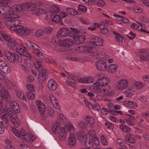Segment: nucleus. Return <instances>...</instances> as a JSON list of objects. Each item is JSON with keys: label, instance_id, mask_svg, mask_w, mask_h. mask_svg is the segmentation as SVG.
Segmentation results:
<instances>
[{"label": "nucleus", "instance_id": "412c9836", "mask_svg": "<svg viewBox=\"0 0 149 149\" xmlns=\"http://www.w3.org/2000/svg\"><path fill=\"white\" fill-rule=\"evenodd\" d=\"M85 144L87 148H90L93 145L92 137L86 138L85 141Z\"/></svg>", "mask_w": 149, "mask_h": 149}, {"label": "nucleus", "instance_id": "69168bd1", "mask_svg": "<svg viewBox=\"0 0 149 149\" xmlns=\"http://www.w3.org/2000/svg\"><path fill=\"white\" fill-rule=\"evenodd\" d=\"M105 125L109 129H113L114 127L113 125L111 123L106 122L105 123Z\"/></svg>", "mask_w": 149, "mask_h": 149}, {"label": "nucleus", "instance_id": "cd10ccee", "mask_svg": "<svg viewBox=\"0 0 149 149\" xmlns=\"http://www.w3.org/2000/svg\"><path fill=\"white\" fill-rule=\"evenodd\" d=\"M23 8V6L21 5H18L13 6L12 10L13 12H18L20 11Z\"/></svg>", "mask_w": 149, "mask_h": 149}, {"label": "nucleus", "instance_id": "4be33fe9", "mask_svg": "<svg viewBox=\"0 0 149 149\" xmlns=\"http://www.w3.org/2000/svg\"><path fill=\"white\" fill-rule=\"evenodd\" d=\"M24 7L25 8L30 10H33L35 9L36 5L35 4L33 3H27L24 5Z\"/></svg>", "mask_w": 149, "mask_h": 149}, {"label": "nucleus", "instance_id": "423d86ee", "mask_svg": "<svg viewBox=\"0 0 149 149\" xmlns=\"http://www.w3.org/2000/svg\"><path fill=\"white\" fill-rule=\"evenodd\" d=\"M7 113L11 117L10 119L11 121L16 127H18L19 123L17 121L18 116L17 114L14 112H13V110L10 108L7 109Z\"/></svg>", "mask_w": 149, "mask_h": 149}, {"label": "nucleus", "instance_id": "1a4fd4ad", "mask_svg": "<svg viewBox=\"0 0 149 149\" xmlns=\"http://www.w3.org/2000/svg\"><path fill=\"white\" fill-rule=\"evenodd\" d=\"M128 84V81L126 80H121L117 83L116 88L120 91L124 90L127 86Z\"/></svg>", "mask_w": 149, "mask_h": 149}, {"label": "nucleus", "instance_id": "774afa93", "mask_svg": "<svg viewBox=\"0 0 149 149\" xmlns=\"http://www.w3.org/2000/svg\"><path fill=\"white\" fill-rule=\"evenodd\" d=\"M21 55H23L26 57H29L30 58H31L32 57L29 53H28L26 51H25Z\"/></svg>", "mask_w": 149, "mask_h": 149}, {"label": "nucleus", "instance_id": "f257e3e1", "mask_svg": "<svg viewBox=\"0 0 149 149\" xmlns=\"http://www.w3.org/2000/svg\"><path fill=\"white\" fill-rule=\"evenodd\" d=\"M19 16L16 14L7 13L4 15V23L12 31H16L21 35H27L31 33V31L25 28L23 26L19 25L20 21L17 19Z\"/></svg>", "mask_w": 149, "mask_h": 149}, {"label": "nucleus", "instance_id": "4c0bfd02", "mask_svg": "<svg viewBox=\"0 0 149 149\" xmlns=\"http://www.w3.org/2000/svg\"><path fill=\"white\" fill-rule=\"evenodd\" d=\"M0 107L1 108H0V114L4 112H7V109L8 108H5V105H4L3 103L0 102Z\"/></svg>", "mask_w": 149, "mask_h": 149}, {"label": "nucleus", "instance_id": "4d7b16f0", "mask_svg": "<svg viewBox=\"0 0 149 149\" xmlns=\"http://www.w3.org/2000/svg\"><path fill=\"white\" fill-rule=\"evenodd\" d=\"M79 39V44L83 43L85 40V36H78Z\"/></svg>", "mask_w": 149, "mask_h": 149}, {"label": "nucleus", "instance_id": "c9c22d12", "mask_svg": "<svg viewBox=\"0 0 149 149\" xmlns=\"http://www.w3.org/2000/svg\"><path fill=\"white\" fill-rule=\"evenodd\" d=\"M59 133L60 134L59 135V137L60 140L62 141L64 140L66 138L67 133L63 130H62L60 133Z\"/></svg>", "mask_w": 149, "mask_h": 149}, {"label": "nucleus", "instance_id": "c03bdc74", "mask_svg": "<svg viewBox=\"0 0 149 149\" xmlns=\"http://www.w3.org/2000/svg\"><path fill=\"white\" fill-rule=\"evenodd\" d=\"M78 10L82 13L86 12L87 9L83 5L79 4L78 6Z\"/></svg>", "mask_w": 149, "mask_h": 149}, {"label": "nucleus", "instance_id": "6e6d98bb", "mask_svg": "<svg viewBox=\"0 0 149 149\" xmlns=\"http://www.w3.org/2000/svg\"><path fill=\"white\" fill-rule=\"evenodd\" d=\"M34 80V78L32 75H29L26 78V81L27 82L30 83L33 82Z\"/></svg>", "mask_w": 149, "mask_h": 149}, {"label": "nucleus", "instance_id": "393cba45", "mask_svg": "<svg viewBox=\"0 0 149 149\" xmlns=\"http://www.w3.org/2000/svg\"><path fill=\"white\" fill-rule=\"evenodd\" d=\"M49 10L51 12L54 13H59L60 12L59 8L54 5L51 6Z\"/></svg>", "mask_w": 149, "mask_h": 149}, {"label": "nucleus", "instance_id": "b1692460", "mask_svg": "<svg viewBox=\"0 0 149 149\" xmlns=\"http://www.w3.org/2000/svg\"><path fill=\"white\" fill-rule=\"evenodd\" d=\"M133 135L130 134H128L125 137V140L128 142L132 143H134L135 142V140L133 139L132 136Z\"/></svg>", "mask_w": 149, "mask_h": 149}, {"label": "nucleus", "instance_id": "5701e85b", "mask_svg": "<svg viewBox=\"0 0 149 149\" xmlns=\"http://www.w3.org/2000/svg\"><path fill=\"white\" fill-rule=\"evenodd\" d=\"M0 70L2 72L5 74H7L10 72V70L7 63H6Z\"/></svg>", "mask_w": 149, "mask_h": 149}, {"label": "nucleus", "instance_id": "5fc2aeb1", "mask_svg": "<svg viewBox=\"0 0 149 149\" xmlns=\"http://www.w3.org/2000/svg\"><path fill=\"white\" fill-rule=\"evenodd\" d=\"M104 23L108 24L109 25H112L113 24V22L111 21L104 19L102 20L101 24H104Z\"/></svg>", "mask_w": 149, "mask_h": 149}, {"label": "nucleus", "instance_id": "37998d69", "mask_svg": "<svg viewBox=\"0 0 149 149\" xmlns=\"http://www.w3.org/2000/svg\"><path fill=\"white\" fill-rule=\"evenodd\" d=\"M8 45L9 48L12 50H16L17 47L15 45V44L12 42H9L8 43Z\"/></svg>", "mask_w": 149, "mask_h": 149}, {"label": "nucleus", "instance_id": "a878e982", "mask_svg": "<svg viewBox=\"0 0 149 149\" xmlns=\"http://www.w3.org/2000/svg\"><path fill=\"white\" fill-rule=\"evenodd\" d=\"M113 33L115 36V38L116 41L118 42H123V37L119 33H117L115 31H113Z\"/></svg>", "mask_w": 149, "mask_h": 149}, {"label": "nucleus", "instance_id": "e433bc0d", "mask_svg": "<svg viewBox=\"0 0 149 149\" xmlns=\"http://www.w3.org/2000/svg\"><path fill=\"white\" fill-rule=\"evenodd\" d=\"M69 41L67 39H65L63 41H61L60 43L61 45L63 46V47H68L71 45V44L69 43Z\"/></svg>", "mask_w": 149, "mask_h": 149}, {"label": "nucleus", "instance_id": "39448f33", "mask_svg": "<svg viewBox=\"0 0 149 149\" xmlns=\"http://www.w3.org/2000/svg\"><path fill=\"white\" fill-rule=\"evenodd\" d=\"M10 2L9 0L0 1V15H3L9 12L10 10V7L6 5Z\"/></svg>", "mask_w": 149, "mask_h": 149}, {"label": "nucleus", "instance_id": "7c9ffc66", "mask_svg": "<svg viewBox=\"0 0 149 149\" xmlns=\"http://www.w3.org/2000/svg\"><path fill=\"white\" fill-rule=\"evenodd\" d=\"M86 121L91 125H93L95 122V119L91 116H87L86 117Z\"/></svg>", "mask_w": 149, "mask_h": 149}, {"label": "nucleus", "instance_id": "9d476101", "mask_svg": "<svg viewBox=\"0 0 149 149\" xmlns=\"http://www.w3.org/2000/svg\"><path fill=\"white\" fill-rule=\"evenodd\" d=\"M48 71L47 69L42 70L39 71L38 80L40 83H43L46 79V75L47 74Z\"/></svg>", "mask_w": 149, "mask_h": 149}, {"label": "nucleus", "instance_id": "680f3d73", "mask_svg": "<svg viewBox=\"0 0 149 149\" xmlns=\"http://www.w3.org/2000/svg\"><path fill=\"white\" fill-rule=\"evenodd\" d=\"M124 119L128 125L131 126H133L134 125L135 123H133L131 121V120L127 119L126 118H124Z\"/></svg>", "mask_w": 149, "mask_h": 149}, {"label": "nucleus", "instance_id": "79ce46f5", "mask_svg": "<svg viewBox=\"0 0 149 149\" xmlns=\"http://www.w3.org/2000/svg\"><path fill=\"white\" fill-rule=\"evenodd\" d=\"M36 104L38 107V109L39 110L41 111V108L46 107L44 103L38 100L36 102Z\"/></svg>", "mask_w": 149, "mask_h": 149}, {"label": "nucleus", "instance_id": "338daca9", "mask_svg": "<svg viewBox=\"0 0 149 149\" xmlns=\"http://www.w3.org/2000/svg\"><path fill=\"white\" fill-rule=\"evenodd\" d=\"M8 120H6L5 121L3 122V123H1L0 126L2 127L3 128L5 127H8Z\"/></svg>", "mask_w": 149, "mask_h": 149}, {"label": "nucleus", "instance_id": "603ef678", "mask_svg": "<svg viewBox=\"0 0 149 149\" xmlns=\"http://www.w3.org/2000/svg\"><path fill=\"white\" fill-rule=\"evenodd\" d=\"M11 109L13 110V112L15 111L17 113L20 112V107L18 104L15 107L12 109Z\"/></svg>", "mask_w": 149, "mask_h": 149}, {"label": "nucleus", "instance_id": "49530a36", "mask_svg": "<svg viewBox=\"0 0 149 149\" xmlns=\"http://www.w3.org/2000/svg\"><path fill=\"white\" fill-rule=\"evenodd\" d=\"M15 58H14L15 62H16L19 63H21L22 62V60L21 57L16 53H15Z\"/></svg>", "mask_w": 149, "mask_h": 149}, {"label": "nucleus", "instance_id": "3c124183", "mask_svg": "<svg viewBox=\"0 0 149 149\" xmlns=\"http://www.w3.org/2000/svg\"><path fill=\"white\" fill-rule=\"evenodd\" d=\"M83 50L86 52H92V48L90 46H85Z\"/></svg>", "mask_w": 149, "mask_h": 149}, {"label": "nucleus", "instance_id": "aec40b11", "mask_svg": "<svg viewBox=\"0 0 149 149\" xmlns=\"http://www.w3.org/2000/svg\"><path fill=\"white\" fill-rule=\"evenodd\" d=\"M63 130L67 133V132H69L70 131H73L74 129V126L71 124H68L65 125L64 127L61 128Z\"/></svg>", "mask_w": 149, "mask_h": 149}, {"label": "nucleus", "instance_id": "bf43d9fd", "mask_svg": "<svg viewBox=\"0 0 149 149\" xmlns=\"http://www.w3.org/2000/svg\"><path fill=\"white\" fill-rule=\"evenodd\" d=\"M28 90L29 91H33L34 90L33 86L31 84H27L26 85Z\"/></svg>", "mask_w": 149, "mask_h": 149}, {"label": "nucleus", "instance_id": "6ab92c4d", "mask_svg": "<svg viewBox=\"0 0 149 149\" xmlns=\"http://www.w3.org/2000/svg\"><path fill=\"white\" fill-rule=\"evenodd\" d=\"M52 21L56 23H60L61 25H63V20L61 19L60 15L55 14L52 19Z\"/></svg>", "mask_w": 149, "mask_h": 149}, {"label": "nucleus", "instance_id": "ddd939ff", "mask_svg": "<svg viewBox=\"0 0 149 149\" xmlns=\"http://www.w3.org/2000/svg\"><path fill=\"white\" fill-rule=\"evenodd\" d=\"M20 132L22 135V137H23V139L28 141H30L31 140L32 141H33L35 139L33 136L31 137L30 135H29L27 132L23 129H21Z\"/></svg>", "mask_w": 149, "mask_h": 149}, {"label": "nucleus", "instance_id": "13d9d810", "mask_svg": "<svg viewBox=\"0 0 149 149\" xmlns=\"http://www.w3.org/2000/svg\"><path fill=\"white\" fill-rule=\"evenodd\" d=\"M92 108L97 111L100 110L101 109L100 107L97 103H95L93 106H92Z\"/></svg>", "mask_w": 149, "mask_h": 149}, {"label": "nucleus", "instance_id": "2f4dec72", "mask_svg": "<svg viewBox=\"0 0 149 149\" xmlns=\"http://www.w3.org/2000/svg\"><path fill=\"white\" fill-rule=\"evenodd\" d=\"M68 13L72 15H76L78 14V12L75 10L71 8H68L66 9Z\"/></svg>", "mask_w": 149, "mask_h": 149}, {"label": "nucleus", "instance_id": "a18cd8bd", "mask_svg": "<svg viewBox=\"0 0 149 149\" xmlns=\"http://www.w3.org/2000/svg\"><path fill=\"white\" fill-rule=\"evenodd\" d=\"M45 12V10L42 8H37L34 10V12L37 15H40Z\"/></svg>", "mask_w": 149, "mask_h": 149}, {"label": "nucleus", "instance_id": "e2e57ef3", "mask_svg": "<svg viewBox=\"0 0 149 149\" xmlns=\"http://www.w3.org/2000/svg\"><path fill=\"white\" fill-rule=\"evenodd\" d=\"M34 53L39 56H42L43 55L42 53L40 51L38 48L34 51Z\"/></svg>", "mask_w": 149, "mask_h": 149}, {"label": "nucleus", "instance_id": "f8f14e48", "mask_svg": "<svg viewBox=\"0 0 149 149\" xmlns=\"http://www.w3.org/2000/svg\"><path fill=\"white\" fill-rule=\"evenodd\" d=\"M63 127L60 126L58 121L56 122L53 123V126L52 127V132L55 134H58L63 130Z\"/></svg>", "mask_w": 149, "mask_h": 149}, {"label": "nucleus", "instance_id": "58836bf2", "mask_svg": "<svg viewBox=\"0 0 149 149\" xmlns=\"http://www.w3.org/2000/svg\"><path fill=\"white\" fill-rule=\"evenodd\" d=\"M89 80L88 78L86 77L78 79V81L79 82L83 84L90 83Z\"/></svg>", "mask_w": 149, "mask_h": 149}, {"label": "nucleus", "instance_id": "c85d7f7f", "mask_svg": "<svg viewBox=\"0 0 149 149\" xmlns=\"http://www.w3.org/2000/svg\"><path fill=\"white\" fill-rule=\"evenodd\" d=\"M54 111L53 109L49 108L47 110L46 114L44 115L45 117H51L54 116Z\"/></svg>", "mask_w": 149, "mask_h": 149}, {"label": "nucleus", "instance_id": "2eb2a0df", "mask_svg": "<svg viewBox=\"0 0 149 149\" xmlns=\"http://www.w3.org/2000/svg\"><path fill=\"white\" fill-rule=\"evenodd\" d=\"M76 139L74 133L72 132H70L68 141V145L70 147H72L76 144Z\"/></svg>", "mask_w": 149, "mask_h": 149}, {"label": "nucleus", "instance_id": "de8ad7c7", "mask_svg": "<svg viewBox=\"0 0 149 149\" xmlns=\"http://www.w3.org/2000/svg\"><path fill=\"white\" fill-rule=\"evenodd\" d=\"M2 37L6 41L9 42H11L12 41V39L8 35L6 34L5 33L2 35Z\"/></svg>", "mask_w": 149, "mask_h": 149}, {"label": "nucleus", "instance_id": "c756f323", "mask_svg": "<svg viewBox=\"0 0 149 149\" xmlns=\"http://www.w3.org/2000/svg\"><path fill=\"white\" fill-rule=\"evenodd\" d=\"M117 69V66L115 64H113L109 65L108 70L111 73H115Z\"/></svg>", "mask_w": 149, "mask_h": 149}, {"label": "nucleus", "instance_id": "0eeeda50", "mask_svg": "<svg viewBox=\"0 0 149 149\" xmlns=\"http://www.w3.org/2000/svg\"><path fill=\"white\" fill-rule=\"evenodd\" d=\"M90 42L93 45L102 46L103 45L104 41L102 39H100L98 36H94L91 38Z\"/></svg>", "mask_w": 149, "mask_h": 149}, {"label": "nucleus", "instance_id": "8fccbe9b", "mask_svg": "<svg viewBox=\"0 0 149 149\" xmlns=\"http://www.w3.org/2000/svg\"><path fill=\"white\" fill-rule=\"evenodd\" d=\"M133 10L134 12L137 13H141L142 11V10L140 7L137 6L134 7Z\"/></svg>", "mask_w": 149, "mask_h": 149}, {"label": "nucleus", "instance_id": "dca6fc26", "mask_svg": "<svg viewBox=\"0 0 149 149\" xmlns=\"http://www.w3.org/2000/svg\"><path fill=\"white\" fill-rule=\"evenodd\" d=\"M5 54L7 59L12 63H15L14 58L15 53H12L8 51L5 52Z\"/></svg>", "mask_w": 149, "mask_h": 149}, {"label": "nucleus", "instance_id": "4468645a", "mask_svg": "<svg viewBox=\"0 0 149 149\" xmlns=\"http://www.w3.org/2000/svg\"><path fill=\"white\" fill-rule=\"evenodd\" d=\"M47 86L50 91H55L57 89V85L54 79H51L48 82Z\"/></svg>", "mask_w": 149, "mask_h": 149}, {"label": "nucleus", "instance_id": "bb28decb", "mask_svg": "<svg viewBox=\"0 0 149 149\" xmlns=\"http://www.w3.org/2000/svg\"><path fill=\"white\" fill-rule=\"evenodd\" d=\"M100 26H103L102 27H100L101 33L104 35H106L109 32V29L107 27L105 24H100Z\"/></svg>", "mask_w": 149, "mask_h": 149}, {"label": "nucleus", "instance_id": "20e7f679", "mask_svg": "<svg viewBox=\"0 0 149 149\" xmlns=\"http://www.w3.org/2000/svg\"><path fill=\"white\" fill-rule=\"evenodd\" d=\"M0 93L3 96V98L6 101L8 102H10V105L12 109L16 106L18 104L17 102L14 101H11V99L10 95L8 92V91L5 90H4L3 88H2L0 90Z\"/></svg>", "mask_w": 149, "mask_h": 149}, {"label": "nucleus", "instance_id": "052dcab7", "mask_svg": "<svg viewBox=\"0 0 149 149\" xmlns=\"http://www.w3.org/2000/svg\"><path fill=\"white\" fill-rule=\"evenodd\" d=\"M27 95L29 99H32L34 97V94L31 92H28L27 93Z\"/></svg>", "mask_w": 149, "mask_h": 149}, {"label": "nucleus", "instance_id": "7ed1b4c3", "mask_svg": "<svg viewBox=\"0 0 149 149\" xmlns=\"http://www.w3.org/2000/svg\"><path fill=\"white\" fill-rule=\"evenodd\" d=\"M109 81L108 78L106 77H103L97 79L95 84L97 85L94 87L96 93H102V91L105 92L107 89L108 91L110 87L107 85Z\"/></svg>", "mask_w": 149, "mask_h": 149}, {"label": "nucleus", "instance_id": "6e6552de", "mask_svg": "<svg viewBox=\"0 0 149 149\" xmlns=\"http://www.w3.org/2000/svg\"><path fill=\"white\" fill-rule=\"evenodd\" d=\"M70 36V31L69 28L63 27L61 29L57 34V37H65Z\"/></svg>", "mask_w": 149, "mask_h": 149}, {"label": "nucleus", "instance_id": "864d4df0", "mask_svg": "<svg viewBox=\"0 0 149 149\" xmlns=\"http://www.w3.org/2000/svg\"><path fill=\"white\" fill-rule=\"evenodd\" d=\"M52 29L49 27H45L44 29V32H45L49 34L51 33L52 31Z\"/></svg>", "mask_w": 149, "mask_h": 149}, {"label": "nucleus", "instance_id": "f704fd0d", "mask_svg": "<svg viewBox=\"0 0 149 149\" xmlns=\"http://www.w3.org/2000/svg\"><path fill=\"white\" fill-rule=\"evenodd\" d=\"M7 112H4L3 113H1V114H0L1 115V120L0 121V122L1 123H3V122L5 121L6 120H8V119L7 117V116L6 113H7Z\"/></svg>", "mask_w": 149, "mask_h": 149}, {"label": "nucleus", "instance_id": "f3484780", "mask_svg": "<svg viewBox=\"0 0 149 149\" xmlns=\"http://www.w3.org/2000/svg\"><path fill=\"white\" fill-rule=\"evenodd\" d=\"M70 31V36L74 37L75 36H77L79 32L83 33L82 30L79 31L77 29L72 27H69Z\"/></svg>", "mask_w": 149, "mask_h": 149}, {"label": "nucleus", "instance_id": "0e129e2a", "mask_svg": "<svg viewBox=\"0 0 149 149\" xmlns=\"http://www.w3.org/2000/svg\"><path fill=\"white\" fill-rule=\"evenodd\" d=\"M17 52L19 54L21 55H22L23 53L25 51L23 48L21 47H18L16 49Z\"/></svg>", "mask_w": 149, "mask_h": 149}, {"label": "nucleus", "instance_id": "09e8293b", "mask_svg": "<svg viewBox=\"0 0 149 149\" xmlns=\"http://www.w3.org/2000/svg\"><path fill=\"white\" fill-rule=\"evenodd\" d=\"M35 34L36 36L39 37L43 34V31L41 29H38L36 31Z\"/></svg>", "mask_w": 149, "mask_h": 149}, {"label": "nucleus", "instance_id": "9b49d317", "mask_svg": "<svg viewBox=\"0 0 149 149\" xmlns=\"http://www.w3.org/2000/svg\"><path fill=\"white\" fill-rule=\"evenodd\" d=\"M96 65L97 69L100 71H105L107 68V66L105 62L101 60L96 62Z\"/></svg>", "mask_w": 149, "mask_h": 149}, {"label": "nucleus", "instance_id": "a19ab883", "mask_svg": "<svg viewBox=\"0 0 149 149\" xmlns=\"http://www.w3.org/2000/svg\"><path fill=\"white\" fill-rule=\"evenodd\" d=\"M63 47V46H62L61 45V43H58L56 46L55 47L54 49L57 51L63 52L65 50L64 49L62 48V47Z\"/></svg>", "mask_w": 149, "mask_h": 149}, {"label": "nucleus", "instance_id": "473e14b6", "mask_svg": "<svg viewBox=\"0 0 149 149\" xmlns=\"http://www.w3.org/2000/svg\"><path fill=\"white\" fill-rule=\"evenodd\" d=\"M85 135V133L84 132H80L77 135V138L80 142L83 141L84 139Z\"/></svg>", "mask_w": 149, "mask_h": 149}, {"label": "nucleus", "instance_id": "72a5a7b5", "mask_svg": "<svg viewBox=\"0 0 149 149\" xmlns=\"http://www.w3.org/2000/svg\"><path fill=\"white\" fill-rule=\"evenodd\" d=\"M120 128L124 132L126 133L130 132L131 131L130 128L126 125H120Z\"/></svg>", "mask_w": 149, "mask_h": 149}, {"label": "nucleus", "instance_id": "f03ea898", "mask_svg": "<svg viewBox=\"0 0 149 149\" xmlns=\"http://www.w3.org/2000/svg\"><path fill=\"white\" fill-rule=\"evenodd\" d=\"M19 16L16 14L7 13L4 15V23L12 31H16L21 35H27L31 33V31L25 28L23 26L19 25L20 21L17 19Z\"/></svg>", "mask_w": 149, "mask_h": 149}, {"label": "nucleus", "instance_id": "ea45409f", "mask_svg": "<svg viewBox=\"0 0 149 149\" xmlns=\"http://www.w3.org/2000/svg\"><path fill=\"white\" fill-rule=\"evenodd\" d=\"M78 126L81 129H85L87 126V124L83 121H81L78 123Z\"/></svg>", "mask_w": 149, "mask_h": 149}, {"label": "nucleus", "instance_id": "a211bd4d", "mask_svg": "<svg viewBox=\"0 0 149 149\" xmlns=\"http://www.w3.org/2000/svg\"><path fill=\"white\" fill-rule=\"evenodd\" d=\"M49 97L54 107L57 110H59L60 108V106L56 99L52 95H50Z\"/></svg>", "mask_w": 149, "mask_h": 149}]
</instances>
